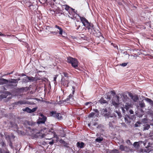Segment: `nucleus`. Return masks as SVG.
I'll list each match as a JSON object with an SVG mask.
<instances>
[{
	"label": "nucleus",
	"mask_w": 153,
	"mask_h": 153,
	"mask_svg": "<svg viewBox=\"0 0 153 153\" xmlns=\"http://www.w3.org/2000/svg\"><path fill=\"white\" fill-rule=\"evenodd\" d=\"M80 19L83 25L88 30L93 27V24L89 23L85 17H80Z\"/></svg>",
	"instance_id": "f257e3e1"
},
{
	"label": "nucleus",
	"mask_w": 153,
	"mask_h": 153,
	"mask_svg": "<svg viewBox=\"0 0 153 153\" xmlns=\"http://www.w3.org/2000/svg\"><path fill=\"white\" fill-rule=\"evenodd\" d=\"M67 61L68 62L71 63L74 68H76L78 66V61L75 59L69 57L68 58Z\"/></svg>",
	"instance_id": "f03ea898"
},
{
	"label": "nucleus",
	"mask_w": 153,
	"mask_h": 153,
	"mask_svg": "<svg viewBox=\"0 0 153 153\" xmlns=\"http://www.w3.org/2000/svg\"><path fill=\"white\" fill-rule=\"evenodd\" d=\"M69 81L68 78L62 77L61 79L62 85L64 87H68V86Z\"/></svg>",
	"instance_id": "7ed1b4c3"
},
{
	"label": "nucleus",
	"mask_w": 153,
	"mask_h": 153,
	"mask_svg": "<svg viewBox=\"0 0 153 153\" xmlns=\"http://www.w3.org/2000/svg\"><path fill=\"white\" fill-rule=\"evenodd\" d=\"M68 12L69 14L68 16L70 18L73 19L74 18L76 17L75 16L76 14L75 12V10L74 9L71 8L70 9Z\"/></svg>",
	"instance_id": "20e7f679"
},
{
	"label": "nucleus",
	"mask_w": 153,
	"mask_h": 153,
	"mask_svg": "<svg viewBox=\"0 0 153 153\" xmlns=\"http://www.w3.org/2000/svg\"><path fill=\"white\" fill-rule=\"evenodd\" d=\"M46 117L42 114H40V117L38 120L37 123L38 124H40L41 123H44L46 120Z\"/></svg>",
	"instance_id": "39448f33"
},
{
	"label": "nucleus",
	"mask_w": 153,
	"mask_h": 153,
	"mask_svg": "<svg viewBox=\"0 0 153 153\" xmlns=\"http://www.w3.org/2000/svg\"><path fill=\"white\" fill-rule=\"evenodd\" d=\"M55 27L57 29V32H59V34L62 36L63 31L62 28L57 25L55 26Z\"/></svg>",
	"instance_id": "423d86ee"
},
{
	"label": "nucleus",
	"mask_w": 153,
	"mask_h": 153,
	"mask_svg": "<svg viewBox=\"0 0 153 153\" xmlns=\"http://www.w3.org/2000/svg\"><path fill=\"white\" fill-rule=\"evenodd\" d=\"M128 95L129 96L131 97V98L132 99L134 102H136L137 100H138V98L137 95H133V94L131 93H129L128 94Z\"/></svg>",
	"instance_id": "0eeeda50"
},
{
	"label": "nucleus",
	"mask_w": 153,
	"mask_h": 153,
	"mask_svg": "<svg viewBox=\"0 0 153 153\" xmlns=\"http://www.w3.org/2000/svg\"><path fill=\"white\" fill-rule=\"evenodd\" d=\"M80 23H79V24H76V26L77 27L76 28V29L77 30H78L79 31L81 32L84 31L86 30V29L85 27H83V28L81 29V26L79 25Z\"/></svg>",
	"instance_id": "6e6552de"
},
{
	"label": "nucleus",
	"mask_w": 153,
	"mask_h": 153,
	"mask_svg": "<svg viewBox=\"0 0 153 153\" xmlns=\"http://www.w3.org/2000/svg\"><path fill=\"white\" fill-rule=\"evenodd\" d=\"M122 99L124 102L129 101V99L126 95L123 94L121 97Z\"/></svg>",
	"instance_id": "1a4fd4ad"
},
{
	"label": "nucleus",
	"mask_w": 153,
	"mask_h": 153,
	"mask_svg": "<svg viewBox=\"0 0 153 153\" xmlns=\"http://www.w3.org/2000/svg\"><path fill=\"white\" fill-rule=\"evenodd\" d=\"M119 149H120L122 151H126L128 149V148L126 146H124L123 145H121L120 146Z\"/></svg>",
	"instance_id": "9d476101"
},
{
	"label": "nucleus",
	"mask_w": 153,
	"mask_h": 153,
	"mask_svg": "<svg viewBox=\"0 0 153 153\" xmlns=\"http://www.w3.org/2000/svg\"><path fill=\"white\" fill-rule=\"evenodd\" d=\"M77 147H79L80 148H82L84 146V143L83 142H77L76 144Z\"/></svg>",
	"instance_id": "9b49d317"
},
{
	"label": "nucleus",
	"mask_w": 153,
	"mask_h": 153,
	"mask_svg": "<svg viewBox=\"0 0 153 153\" xmlns=\"http://www.w3.org/2000/svg\"><path fill=\"white\" fill-rule=\"evenodd\" d=\"M8 82V81L4 79H0V85L7 83Z\"/></svg>",
	"instance_id": "f8f14e48"
},
{
	"label": "nucleus",
	"mask_w": 153,
	"mask_h": 153,
	"mask_svg": "<svg viewBox=\"0 0 153 153\" xmlns=\"http://www.w3.org/2000/svg\"><path fill=\"white\" fill-rule=\"evenodd\" d=\"M131 107V104L129 102H126L124 106V108L128 110Z\"/></svg>",
	"instance_id": "ddd939ff"
},
{
	"label": "nucleus",
	"mask_w": 153,
	"mask_h": 153,
	"mask_svg": "<svg viewBox=\"0 0 153 153\" xmlns=\"http://www.w3.org/2000/svg\"><path fill=\"white\" fill-rule=\"evenodd\" d=\"M143 130L145 131L148 130L150 128V126L148 124H145L143 125Z\"/></svg>",
	"instance_id": "4468645a"
},
{
	"label": "nucleus",
	"mask_w": 153,
	"mask_h": 153,
	"mask_svg": "<svg viewBox=\"0 0 153 153\" xmlns=\"http://www.w3.org/2000/svg\"><path fill=\"white\" fill-rule=\"evenodd\" d=\"M140 106L141 108H144L145 107V105L144 102L142 101L140 102L139 103Z\"/></svg>",
	"instance_id": "2eb2a0df"
},
{
	"label": "nucleus",
	"mask_w": 153,
	"mask_h": 153,
	"mask_svg": "<svg viewBox=\"0 0 153 153\" xmlns=\"http://www.w3.org/2000/svg\"><path fill=\"white\" fill-rule=\"evenodd\" d=\"M62 77H64L65 78H68V74L65 72H63L61 74Z\"/></svg>",
	"instance_id": "dca6fc26"
},
{
	"label": "nucleus",
	"mask_w": 153,
	"mask_h": 153,
	"mask_svg": "<svg viewBox=\"0 0 153 153\" xmlns=\"http://www.w3.org/2000/svg\"><path fill=\"white\" fill-rule=\"evenodd\" d=\"M27 103L25 101L21 100V101H19L18 102H17V105H18V104L22 105V104H25Z\"/></svg>",
	"instance_id": "f3484780"
},
{
	"label": "nucleus",
	"mask_w": 153,
	"mask_h": 153,
	"mask_svg": "<svg viewBox=\"0 0 153 153\" xmlns=\"http://www.w3.org/2000/svg\"><path fill=\"white\" fill-rule=\"evenodd\" d=\"M44 131L43 132V130H41L40 131L37 132L36 133V134H42V135L39 134V136H42V137H43L44 135H45V134L44 133Z\"/></svg>",
	"instance_id": "a211bd4d"
},
{
	"label": "nucleus",
	"mask_w": 153,
	"mask_h": 153,
	"mask_svg": "<svg viewBox=\"0 0 153 153\" xmlns=\"http://www.w3.org/2000/svg\"><path fill=\"white\" fill-rule=\"evenodd\" d=\"M103 140V138L102 137H99L97 138L96 139V141L99 143L100 142Z\"/></svg>",
	"instance_id": "6ab92c4d"
},
{
	"label": "nucleus",
	"mask_w": 153,
	"mask_h": 153,
	"mask_svg": "<svg viewBox=\"0 0 153 153\" xmlns=\"http://www.w3.org/2000/svg\"><path fill=\"white\" fill-rule=\"evenodd\" d=\"M99 101L101 104L107 103V101L102 98H101Z\"/></svg>",
	"instance_id": "aec40b11"
},
{
	"label": "nucleus",
	"mask_w": 153,
	"mask_h": 153,
	"mask_svg": "<svg viewBox=\"0 0 153 153\" xmlns=\"http://www.w3.org/2000/svg\"><path fill=\"white\" fill-rule=\"evenodd\" d=\"M111 153H119V151L118 150L115 149L112 150L110 152Z\"/></svg>",
	"instance_id": "412c9836"
},
{
	"label": "nucleus",
	"mask_w": 153,
	"mask_h": 153,
	"mask_svg": "<svg viewBox=\"0 0 153 153\" xmlns=\"http://www.w3.org/2000/svg\"><path fill=\"white\" fill-rule=\"evenodd\" d=\"M23 110L27 112H28V113H31V109L28 108H26Z\"/></svg>",
	"instance_id": "4be33fe9"
},
{
	"label": "nucleus",
	"mask_w": 153,
	"mask_h": 153,
	"mask_svg": "<svg viewBox=\"0 0 153 153\" xmlns=\"http://www.w3.org/2000/svg\"><path fill=\"white\" fill-rule=\"evenodd\" d=\"M112 103L113 105L115 107H117L118 106V102H116L113 101H112Z\"/></svg>",
	"instance_id": "5701e85b"
},
{
	"label": "nucleus",
	"mask_w": 153,
	"mask_h": 153,
	"mask_svg": "<svg viewBox=\"0 0 153 153\" xmlns=\"http://www.w3.org/2000/svg\"><path fill=\"white\" fill-rule=\"evenodd\" d=\"M145 100L148 102L151 103L152 102V101L151 99L148 98H146L145 99Z\"/></svg>",
	"instance_id": "b1692460"
},
{
	"label": "nucleus",
	"mask_w": 153,
	"mask_h": 153,
	"mask_svg": "<svg viewBox=\"0 0 153 153\" xmlns=\"http://www.w3.org/2000/svg\"><path fill=\"white\" fill-rule=\"evenodd\" d=\"M141 152L143 153H148L149 152V151L147 149H142Z\"/></svg>",
	"instance_id": "393cba45"
},
{
	"label": "nucleus",
	"mask_w": 153,
	"mask_h": 153,
	"mask_svg": "<svg viewBox=\"0 0 153 153\" xmlns=\"http://www.w3.org/2000/svg\"><path fill=\"white\" fill-rule=\"evenodd\" d=\"M133 145L135 147H136L137 148L139 146L138 143L137 142H134V143Z\"/></svg>",
	"instance_id": "a878e982"
},
{
	"label": "nucleus",
	"mask_w": 153,
	"mask_h": 153,
	"mask_svg": "<svg viewBox=\"0 0 153 153\" xmlns=\"http://www.w3.org/2000/svg\"><path fill=\"white\" fill-rule=\"evenodd\" d=\"M56 116L57 118L59 119H61L62 118V116L60 114H57Z\"/></svg>",
	"instance_id": "bb28decb"
},
{
	"label": "nucleus",
	"mask_w": 153,
	"mask_h": 153,
	"mask_svg": "<svg viewBox=\"0 0 153 153\" xmlns=\"http://www.w3.org/2000/svg\"><path fill=\"white\" fill-rule=\"evenodd\" d=\"M141 123L140 122H137L135 124V127H137L140 126Z\"/></svg>",
	"instance_id": "cd10ccee"
},
{
	"label": "nucleus",
	"mask_w": 153,
	"mask_h": 153,
	"mask_svg": "<svg viewBox=\"0 0 153 153\" xmlns=\"http://www.w3.org/2000/svg\"><path fill=\"white\" fill-rule=\"evenodd\" d=\"M71 8L69 7L68 6L66 5V7L65 8V10L68 12V11L70 10V9Z\"/></svg>",
	"instance_id": "c85d7f7f"
},
{
	"label": "nucleus",
	"mask_w": 153,
	"mask_h": 153,
	"mask_svg": "<svg viewBox=\"0 0 153 153\" xmlns=\"http://www.w3.org/2000/svg\"><path fill=\"white\" fill-rule=\"evenodd\" d=\"M126 142L128 145H132V143H131L130 142V141L129 140H127L126 141Z\"/></svg>",
	"instance_id": "c756f323"
},
{
	"label": "nucleus",
	"mask_w": 153,
	"mask_h": 153,
	"mask_svg": "<svg viewBox=\"0 0 153 153\" xmlns=\"http://www.w3.org/2000/svg\"><path fill=\"white\" fill-rule=\"evenodd\" d=\"M94 113H92L89 115L88 117L89 118L92 117L94 116Z\"/></svg>",
	"instance_id": "7c9ffc66"
},
{
	"label": "nucleus",
	"mask_w": 153,
	"mask_h": 153,
	"mask_svg": "<svg viewBox=\"0 0 153 153\" xmlns=\"http://www.w3.org/2000/svg\"><path fill=\"white\" fill-rule=\"evenodd\" d=\"M145 56H148V57L150 59H152L153 58V56H152L149 54H146L145 55Z\"/></svg>",
	"instance_id": "2f4dec72"
},
{
	"label": "nucleus",
	"mask_w": 153,
	"mask_h": 153,
	"mask_svg": "<svg viewBox=\"0 0 153 153\" xmlns=\"http://www.w3.org/2000/svg\"><path fill=\"white\" fill-rule=\"evenodd\" d=\"M37 109V108H33L32 109H31V113L35 111Z\"/></svg>",
	"instance_id": "473e14b6"
},
{
	"label": "nucleus",
	"mask_w": 153,
	"mask_h": 153,
	"mask_svg": "<svg viewBox=\"0 0 153 153\" xmlns=\"http://www.w3.org/2000/svg\"><path fill=\"white\" fill-rule=\"evenodd\" d=\"M127 63H122L120 65L123 66L125 67L127 65Z\"/></svg>",
	"instance_id": "72a5a7b5"
},
{
	"label": "nucleus",
	"mask_w": 153,
	"mask_h": 153,
	"mask_svg": "<svg viewBox=\"0 0 153 153\" xmlns=\"http://www.w3.org/2000/svg\"><path fill=\"white\" fill-rule=\"evenodd\" d=\"M27 78L29 80H33L34 79V78L32 77H28Z\"/></svg>",
	"instance_id": "f704fd0d"
},
{
	"label": "nucleus",
	"mask_w": 153,
	"mask_h": 153,
	"mask_svg": "<svg viewBox=\"0 0 153 153\" xmlns=\"http://www.w3.org/2000/svg\"><path fill=\"white\" fill-rule=\"evenodd\" d=\"M17 81V79H13L10 81V82L12 83H16Z\"/></svg>",
	"instance_id": "c9c22d12"
},
{
	"label": "nucleus",
	"mask_w": 153,
	"mask_h": 153,
	"mask_svg": "<svg viewBox=\"0 0 153 153\" xmlns=\"http://www.w3.org/2000/svg\"><path fill=\"white\" fill-rule=\"evenodd\" d=\"M53 137H56V138H58V137L57 136V135H56L55 134V133L54 131H53Z\"/></svg>",
	"instance_id": "e433bc0d"
},
{
	"label": "nucleus",
	"mask_w": 153,
	"mask_h": 153,
	"mask_svg": "<svg viewBox=\"0 0 153 153\" xmlns=\"http://www.w3.org/2000/svg\"><path fill=\"white\" fill-rule=\"evenodd\" d=\"M48 143L50 145H52L53 144V140H52V141H51V142H49Z\"/></svg>",
	"instance_id": "4c0bfd02"
},
{
	"label": "nucleus",
	"mask_w": 153,
	"mask_h": 153,
	"mask_svg": "<svg viewBox=\"0 0 153 153\" xmlns=\"http://www.w3.org/2000/svg\"><path fill=\"white\" fill-rule=\"evenodd\" d=\"M15 137L13 135H12V137L9 136V137L10 139H13Z\"/></svg>",
	"instance_id": "58836bf2"
},
{
	"label": "nucleus",
	"mask_w": 153,
	"mask_h": 153,
	"mask_svg": "<svg viewBox=\"0 0 153 153\" xmlns=\"http://www.w3.org/2000/svg\"><path fill=\"white\" fill-rule=\"evenodd\" d=\"M58 75H56L54 78V81L55 82L56 80V79L57 78V77Z\"/></svg>",
	"instance_id": "ea45409f"
},
{
	"label": "nucleus",
	"mask_w": 153,
	"mask_h": 153,
	"mask_svg": "<svg viewBox=\"0 0 153 153\" xmlns=\"http://www.w3.org/2000/svg\"><path fill=\"white\" fill-rule=\"evenodd\" d=\"M66 7V5H62V7L63 10H64V9H65V7Z\"/></svg>",
	"instance_id": "a19ab883"
},
{
	"label": "nucleus",
	"mask_w": 153,
	"mask_h": 153,
	"mask_svg": "<svg viewBox=\"0 0 153 153\" xmlns=\"http://www.w3.org/2000/svg\"><path fill=\"white\" fill-rule=\"evenodd\" d=\"M72 88L73 89V94H74V89H75V87L74 86H72Z\"/></svg>",
	"instance_id": "79ce46f5"
},
{
	"label": "nucleus",
	"mask_w": 153,
	"mask_h": 153,
	"mask_svg": "<svg viewBox=\"0 0 153 153\" xmlns=\"http://www.w3.org/2000/svg\"><path fill=\"white\" fill-rule=\"evenodd\" d=\"M130 56L131 57H136L137 56V55H131Z\"/></svg>",
	"instance_id": "37998d69"
},
{
	"label": "nucleus",
	"mask_w": 153,
	"mask_h": 153,
	"mask_svg": "<svg viewBox=\"0 0 153 153\" xmlns=\"http://www.w3.org/2000/svg\"><path fill=\"white\" fill-rule=\"evenodd\" d=\"M118 114V115L119 117H120L121 115V114L120 112H116Z\"/></svg>",
	"instance_id": "c03bdc74"
},
{
	"label": "nucleus",
	"mask_w": 153,
	"mask_h": 153,
	"mask_svg": "<svg viewBox=\"0 0 153 153\" xmlns=\"http://www.w3.org/2000/svg\"><path fill=\"white\" fill-rule=\"evenodd\" d=\"M91 103V102H87L85 103V105H87L88 104Z\"/></svg>",
	"instance_id": "a18cd8bd"
},
{
	"label": "nucleus",
	"mask_w": 153,
	"mask_h": 153,
	"mask_svg": "<svg viewBox=\"0 0 153 153\" xmlns=\"http://www.w3.org/2000/svg\"><path fill=\"white\" fill-rule=\"evenodd\" d=\"M124 108L123 107L121 108L122 110L123 111V113H124L125 111Z\"/></svg>",
	"instance_id": "49530a36"
},
{
	"label": "nucleus",
	"mask_w": 153,
	"mask_h": 153,
	"mask_svg": "<svg viewBox=\"0 0 153 153\" xmlns=\"http://www.w3.org/2000/svg\"><path fill=\"white\" fill-rule=\"evenodd\" d=\"M130 112L131 114H133V111L132 110H130Z\"/></svg>",
	"instance_id": "de8ad7c7"
},
{
	"label": "nucleus",
	"mask_w": 153,
	"mask_h": 153,
	"mask_svg": "<svg viewBox=\"0 0 153 153\" xmlns=\"http://www.w3.org/2000/svg\"><path fill=\"white\" fill-rule=\"evenodd\" d=\"M126 55H127V56H128V58H129V56H130V55H129V54H126Z\"/></svg>",
	"instance_id": "09e8293b"
},
{
	"label": "nucleus",
	"mask_w": 153,
	"mask_h": 153,
	"mask_svg": "<svg viewBox=\"0 0 153 153\" xmlns=\"http://www.w3.org/2000/svg\"><path fill=\"white\" fill-rule=\"evenodd\" d=\"M47 1V0H44V2L45 3Z\"/></svg>",
	"instance_id": "8fccbe9b"
},
{
	"label": "nucleus",
	"mask_w": 153,
	"mask_h": 153,
	"mask_svg": "<svg viewBox=\"0 0 153 153\" xmlns=\"http://www.w3.org/2000/svg\"><path fill=\"white\" fill-rule=\"evenodd\" d=\"M54 113V112H51V114H52V115H53V114Z\"/></svg>",
	"instance_id": "3c124183"
},
{
	"label": "nucleus",
	"mask_w": 153,
	"mask_h": 153,
	"mask_svg": "<svg viewBox=\"0 0 153 153\" xmlns=\"http://www.w3.org/2000/svg\"><path fill=\"white\" fill-rule=\"evenodd\" d=\"M115 99H117V100H118V97H117L116 98H115Z\"/></svg>",
	"instance_id": "603ef678"
},
{
	"label": "nucleus",
	"mask_w": 153,
	"mask_h": 153,
	"mask_svg": "<svg viewBox=\"0 0 153 153\" xmlns=\"http://www.w3.org/2000/svg\"><path fill=\"white\" fill-rule=\"evenodd\" d=\"M34 99L36 100H38V99L36 98H35Z\"/></svg>",
	"instance_id": "864d4df0"
},
{
	"label": "nucleus",
	"mask_w": 153,
	"mask_h": 153,
	"mask_svg": "<svg viewBox=\"0 0 153 153\" xmlns=\"http://www.w3.org/2000/svg\"><path fill=\"white\" fill-rule=\"evenodd\" d=\"M46 129V128H45L43 129L44 130H45Z\"/></svg>",
	"instance_id": "5fc2aeb1"
},
{
	"label": "nucleus",
	"mask_w": 153,
	"mask_h": 153,
	"mask_svg": "<svg viewBox=\"0 0 153 153\" xmlns=\"http://www.w3.org/2000/svg\"><path fill=\"white\" fill-rule=\"evenodd\" d=\"M1 35V33L0 32V36Z\"/></svg>",
	"instance_id": "6e6d98bb"
},
{
	"label": "nucleus",
	"mask_w": 153,
	"mask_h": 153,
	"mask_svg": "<svg viewBox=\"0 0 153 153\" xmlns=\"http://www.w3.org/2000/svg\"><path fill=\"white\" fill-rule=\"evenodd\" d=\"M71 96L72 97V95H69V97H71Z\"/></svg>",
	"instance_id": "4d7b16f0"
},
{
	"label": "nucleus",
	"mask_w": 153,
	"mask_h": 153,
	"mask_svg": "<svg viewBox=\"0 0 153 153\" xmlns=\"http://www.w3.org/2000/svg\"><path fill=\"white\" fill-rule=\"evenodd\" d=\"M88 126H90V124H88Z\"/></svg>",
	"instance_id": "13d9d810"
},
{
	"label": "nucleus",
	"mask_w": 153,
	"mask_h": 153,
	"mask_svg": "<svg viewBox=\"0 0 153 153\" xmlns=\"http://www.w3.org/2000/svg\"><path fill=\"white\" fill-rule=\"evenodd\" d=\"M62 137H64V136H61Z\"/></svg>",
	"instance_id": "bf43d9fd"
},
{
	"label": "nucleus",
	"mask_w": 153,
	"mask_h": 153,
	"mask_svg": "<svg viewBox=\"0 0 153 153\" xmlns=\"http://www.w3.org/2000/svg\"><path fill=\"white\" fill-rule=\"evenodd\" d=\"M144 146H145V144L144 143Z\"/></svg>",
	"instance_id": "052dcab7"
}]
</instances>
